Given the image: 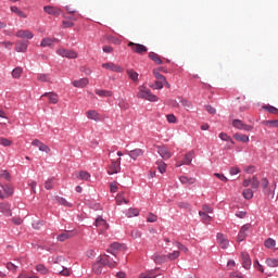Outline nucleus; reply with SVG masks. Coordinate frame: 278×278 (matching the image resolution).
I'll list each match as a JSON object with an SVG mask.
<instances>
[{
    "label": "nucleus",
    "instance_id": "nucleus-3",
    "mask_svg": "<svg viewBox=\"0 0 278 278\" xmlns=\"http://www.w3.org/2000/svg\"><path fill=\"white\" fill-rule=\"evenodd\" d=\"M94 227H99L100 228V231L102 233H104V231H108L110 229V224H108V220H105L103 218V216L99 215L94 223H93Z\"/></svg>",
    "mask_w": 278,
    "mask_h": 278
},
{
    "label": "nucleus",
    "instance_id": "nucleus-14",
    "mask_svg": "<svg viewBox=\"0 0 278 278\" xmlns=\"http://www.w3.org/2000/svg\"><path fill=\"white\" fill-rule=\"evenodd\" d=\"M251 229V225L247 224L243 225L238 233L237 242H243V240L247 238V231Z\"/></svg>",
    "mask_w": 278,
    "mask_h": 278
},
{
    "label": "nucleus",
    "instance_id": "nucleus-11",
    "mask_svg": "<svg viewBox=\"0 0 278 278\" xmlns=\"http://www.w3.org/2000/svg\"><path fill=\"white\" fill-rule=\"evenodd\" d=\"M157 153L161 155L163 160H170V157H173V153H170L168 148L164 146L157 147Z\"/></svg>",
    "mask_w": 278,
    "mask_h": 278
},
{
    "label": "nucleus",
    "instance_id": "nucleus-52",
    "mask_svg": "<svg viewBox=\"0 0 278 278\" xmlns=\"http://www.w3.org/2000/svg\"><path fill=\"white\" fill-rule=\"evenodd\" d=\"M219 138L220 140H224L225 142H231V144H233V140H231V137L225 132H220L219 134Z\"/></svg>",
    "mask_w": 278,
    "mask_h": 278
},
{
    "label": "nucleus",
    "instance_id": "nucleus-57",
    "mask_svg": "<svg viewBox=\"0 0 278 278\" xmlns=\"http://www.w3.org/2000/svg\"><path fill=\"white\" fill-rule=\"evenodd\" d=\"M260 184L263 190H268V186L270 182L268 181V178H262Z\"/></svg>",
    "mask_w": 278,
    "mask_h": 278
},
{
    "label": "nucleus",
    "instance_id": "nucleus-33",
    "mask_svg": "<svg viewBox=\"0 0 278 278\" xmlns=\"http://www.w3.org/2000/svg\"><path fill=\"white\" fill-rule=\"evenodd\" d=\"M11 12H14L20 18H27L25 12L21 11L17 7H11Z\"/></svg>",
    "mask_w": 278,
    "mask_h": 278
},
{
    "label": "nucleus",
    "instance_id": "nucleus-26",
    "mask_svg": "<svg viewBox=\"0 0 278 278\" xmlns=\"http://www.w3.org/2000/svg\"><path fill=\"white\" fill-rule=\"evenodd\" d=\"M41 97H47L49 99V103H58L59 98L58 94L50 92V93H43Z\"/></svg>",
    "mask_w": 278,
    "mask_h": 278
},
{
    "label": "nucleus",
    "instance_id": "nucleus-21",
    "mask_svg": "<svg viewBox=\"0 0 278 278\" xmlns=\"http://www.w3.org/2000/svg\"><path fill=\"white\" fill-rule=\"evenodd\" d=\"M0 212H2L4 216H12V210H10V204L5 202L0 203Z\"/></svg>",
    "mask_w": 278,
    "mask_h": 278
},
{
    "label": "nucleus",
    "instance_id": "nucleus-39",
    "mask_svg": "<svg viewBox=\"0 0 278 278\" xmlns=\"http://www.w3.org/2000/svg\"><path fill=\"white\" fill-rule=\"evenodd\" d=\"M276 244L277 242L273 238H268L264 242V247H266V249H273Z\"/></svg>",
    "mask_w": 278,
    "mask_h": 278
},
{
    "label": "nucleus",
    "instance_id": "nucleus-16",
    "mask_svg": "<svg viewBox=\"0 0 278 278\" xmlns=\"http://www.w3.org/2000/svg\"><path fill=\"white\" fill-rule=\"evenodd\" d=\"M179 181L185 186H192V184H195L197 178H193L192 176L188 175H181L179 176Z\"/></svg>",
    "mask_w": 278,
    "mask_h": 278
},
{
    "label": "nucleus",
    "instance_id": "nucleus-7",
    "mask_svg": "<svg viewBox=\"0 0 278 278\" xmlns=\"http://www.w3.org/2000/svg\"><path fill=\"white\" fill-rule=\"evenodd\" d=\"M232 127L236 129H242L243 131H253V126L242 123L240 119H235L232 122Z\"/></svg>",
    "mask_w": 278,
    "mask_h": 278
},
{
    "label": "nucleus",
    "instance_id": "nucleus-50",
    "mask_svg": "<svg viewBox=\"0 0 278 278\" xmlns=\"http://www.w3.org/2000/svg\"><path fill=\"white\" fill-rule=\"evenodd\" d=\"M263 110H266L269 114H278V109L273 105H265Z\"/></svg>",
    "mask_w": 278,
    "mask_h": 278
},
{
    "label": "nucleus",
    "instance_id": "nucleus-12",
    "mask_svg": "<svg viewBox=\"0 0 278 278\" xmlns=\"http://www.w3.org/2000/svg\"><path fill=\"white\" fill-rule=\"evenodd\" d=\"M242 267L245 270L251 269V256L247 252H241Z\"/></svg>",
    "mask_w": 278,
    "mask_h": 278
},
{
    "label": "nucleus",
    "instance_id": "nucleus-60",
    "mask_svg": "<svg viewBox=\"0 0 278 278\" xmlns=\"http://www.w3.org/2000/svg\"><path fill=\"white\" fill-rule=\"evenodd\" d=\"M37 79L39 81H50L49 75L47 74H38Z\"/></svg>",
    "mask_w": 278,
    "mask_h": 278
},
{
    "label": "nucleus",
    "instance_id": "nucleus-36",
    "mask_svg": "<svg viewBox=\"0 0 278 278\" xmlns=\"http://www.w3.org/2000/svg\"><path fill=\"white\" fill-rule=\"evenodd\" d=\"M129 79L134 80V81H138V72L134 71V70H127L126 71Z\"/></svg>",
    "mask_w": 278,
    "mask_h": 278
},
{
    "label": "nucleus",
    "instance_id": "nucleus-22",
    "mask_svg": "<svg viewBox=\"0 0 278 278\" xmlns=\"http://www.w3.org/2000/svg\"><path fill=\"white\" fill-rule=\"evenodd\" d=\"M86 116H87V118H89V121H96V122L101 121L99 112H97L94 110L87 111Z\"/></svg>",
    "mask_w": 278,
    "mask_h": 278
},
{
    "label": "nucleus",
    "instance_id": "nucleus-29",
    "mask_svg": "<svg viewBox=\"0 0 278 278\" xmlns=\"http://www.w3.org/2000/svg\"><path fill=\"white\" fill-rule=\"evenodd\" d=\"M121 247L122 245L118 242L111 243V245H110L111 250H108V252L111 253L112 255L116 256V251H118L121 249Z\"/></svg>",
    "mask_w": 278,
    "mask_h": 278
},
{
    "label": "nucleus",
    "instance_id": "nucleus-2",
    "mask_svg": "<svg viewBox=\"0 0 278 278\" xmlns=\"http://www.w3.org/2000/svg\"><path fill=\"white\" fill-rule=\"evenodd\" d=\"M128 47L131 49L132 53H138L139 55H144V53H147V51H149L147 46H144L142 43H136L132 41L128 42Z\"/></svg>",
    "mask_w": 278,
    "mask_h": 278
},
{
    "label": "nucleus",
    "instance_id": "nucleus-19",
    "mask_svg": "<svg viewBox=\"0 0 278 278\" xmlns=\"http://www.w3.org/2000/svg\"><path fill=\"white\" fill-rule=\"evenodd\" d=\"M15 36L17 38H27V40H31L34 38V34L29 30H18Z\"/></svg>",
    "mask_w": 278,
    "mask_h": 278
},
{
    "label": "nucleus",
    "instance_id": "nucleus-59",
    "mask_svg": "<svg viewBox=\"0 0 278 278\" xmlns=\"http://www.w3.org/2000/svg\"><path fill=\"white\" fill-rule=\"evenodd\" d=\"M147 223H157V215L153 213H149V216L147 218Z\"/></svg>",
    "mask_w": 278,
    "mask_h": 278
},
{
    "label": "nucleus",
    "instance_id": "nucleus-45",
    "mask_svg": "<svg viewBox=\"0 0 278 278\" xmlns=\"http://www.w3.org/2000/svg\"><path fill=\"white\" fill-rule=\"evenodd\" d=\"M55 201H58V203H59L60 205H64L65 207H71V203H68V202L66 201V199L61 198L60 195H56V197H55Z\"/></svg>",
    "mask_w": 278,
    "mask_h": 278
},
{
    "label": "nucleus",
    "instance_id": "nucleus-41",
    "mask_svg": "<svg viewBox=\"0 0 278 278\" xmlns=\"http://www.w3.org/2000/svg\"><path fill=\"white\" fill-rule=\"evenodd\" d=\"M56 275H61L63 277H70L71 276V269L62 266L61 270H56Z\"/></svg>",
    "mask_w": 278,
    "mask_h": 278
},
{
    "label": "nucleus",
    "instance_id": "nucleus-51",
    "mask_svg": "<svg viewBox=\"0 0 278 278\" xmlns=\"http://www.w3.org/2000/svg\"><path fill=\"white\" fill-rule=\"evenodd\" d=\"M179 254H180L179 251H174V252L169 253L168 255H166L167 262H168V260L170 262H173V260H177V257H179Z\"/></svg>",
    "mask_w": 278,
    "mask_h": 278
},
{
    "label": "nucleus",
    "instance_id": "nucleus-44",
    "mask_svg": "<svg viewBox=\"0 0 278 278\" xmlns=\"http://www.w3.org/2000/svg\"><path fill=\"white\" fill-rule=\"evenodd\" d=\"M87 205L90 207V210H94L96 212H98L99 210H103V206H101V204L97 202H89L87 203Z\"/></svg>",
    "mask_w": 278,
    "mask_h": 278
},
{
    "label": "nucleus",
    "instance_id": "nucleus-17",
    "mask_svg": "<svg viewBox=\"0 0 278 278\" xmlns=\"http://www.w3.org/2000/svg\"><path fill=\"white\" fill-rule=\"evenodd\" d=\"M128 155L131 160H138V157H142V155H144V150L137 148L135 150H130Z\"/></svg>",
    "mask_w": 278,
    "mask_h": 278
},
{
    "label": "nucleus",
    "instance_id": "nucleus-13",
    "mask_svg": "<svg viewBox=\"0 0 278 278\" xmlns=\"http://www.w3.org/2000/svg\"><path fill=\"white\" fill-rule=\"evenodd\" d=\"M216 238L220 249H227L229 247V239L223 232H218Z\"/></svg>",
    "mask_w": 278,
    "mask_h": 278
},
{
    "label": "nucleus",
    "instance_id": "nucleus-62",
    "mask_svg": "<svg viewBox=\"0 0 278 278\" xmlns=\"http://www.w3.org/2000/svg\"><path fill=\"white\" fill-rule=\"evenodd\" d=\"M254 268H256V270H260V273H264V266H262V264H260V261L257 260L254 261Z\"/></svg>",
    "mask_w": 278,
    "mask_h": 278
},
{
    "label": "nucleus",
    "instance_id": "nucleus-61",
    "mask_svg": "<svg viewBox=\"0 0 278 278\" xmlns=\"http://www.w3.org/2000/svg\"><path fill=\"white\" fill-rule=\"evenodd\" d=\"M76 179H78V181H90V175H78Z\"/></svg>",
    "mask_w": 278,
    "mask_h": 278
},
{
    "label": "nucleus",
    "instance_id": "nucleus-53",
    "mask_svg": "<svg viewBox=\"0 0 278 278\" xmlns=\"http://www.w3.org/2000/svg\"><path fill=\"white\" fill-rule=\"evenodd\" d=\"M181 105H184V108L187 110V111H190L192 110L193 105H192V102L188 101V100H181L180 101Z\"/></svg>",
    "mask_w": 278,
    "mask_h": 278
},
{
    "label": "nucleus",
    "instance_id": "nucleus-64",
    "mask_svg": "<svg viewBox=\"0 0 278 278\" xmlns=\"http://www.w3.org/2000/svg\"><path fill=\"white\" fill-rule=\"evenodd\" d=\"M17 278H38L36 275L20 274Z\"/></svg>",
    "mask_w": 278,
    "mask_h": 278
},
{
    "label": "nucleus",
    "instance_id": "nucleus-43",
    "mask_svg": "<svg viewBox=\"0 0 278 278\" xmlns=\"http://www.w3.org/2000/svg\"><path fill=\"white\" fill-rule=\"evenodd\" d=\"M266 264H267V266H269V268H277L278 260L277 258H267Z\"/></svg>",
    "mask_w": 278,
    "mask_h": 278
},
{
    "label": "nucleus",
    "instance_id": "nucleus-34",
    "mask_svg": "<svg viewBox=\"0 0 278 278\" xmlns=\"http://www.w3.org/2000/svg\"><path fill=\"white\" fill-rule=\"evenodd\" d=\"M21 75H23V68H21V67H15V68L12 71V78H13V79H21Z\"/></svg>",
    "mask_w": 278,
    "mask_h": 278
},
{
    "label": "nucleus",
    "instance_id": "nucleus-49",
    "mask_svg": "<svg viewBox=\"0 0 278 278\" xmlns=\"http://www.w3.org/2000/svg\"><path fill=\"white\" fill-rule=\"evenodd\" d=\"M263 125H265L266 127H278V119L264 121Z\"/></svg>",
    "mask_w": 278,
    "mask_h": 278
},
{
    "label": "nucleus",
    "instance_id": "nucleus-1",
    "mask_svg": "<svg viewBox=\"0 0 278 278\" xmlns=\"http://www.w3.org/2000/svg\"><path fill=\"white\" fill-rule=\"evenodd\" d=\"M137 98L144 99L146 101H151L152 103L160 101V98L153 94L151 90L147 89V87H139Z\"/></svg>",
    "mask_w": 278,
    "mask_h": 278
},
{
    "label": "nucleus",
    "instance_id": "nucleus-54",
    "mask_svg": "<svg viewBox=\"0 0 278 278\" xmlns=\"http://www.w3.org/2000/svg\"><path fill=\"white\" fill-rule=\"evenodd\" d=\"M153 75L157 80L165 81L166 79V77L162 75L157 70H153Z\"/></svg>",
    "mask_w": 278,
    "mask_h": 278
},
{
    "label": "nucleus",
    "instance_id": "nucleus-5",
    "mask_svg": "<svg viewBox=\"0 0 278 278\" xmlns=\"http://www.w3.org/2000/svg\"><path fill=\"white\" fill-rule=\"evenodd\" d=\"M100 262H102L103 266H109V268H116L118 266V263L110 255L100 256Z\"/></svg>",
    "mask_w": 278,
    "mask_h": 278
},
{
    "label": "nucleus",
    "instance_id": "nucleus-56",
    "mask_svg": "<svg viewBox=\"0 0 278 278\" xmlns=\"http://www.w3.org/2000/svg\"><path fill=\"white\" fill-rule=\"evenodd\" d=\"M251 188H253V190H257V188H260V181L257 180V177H255V176L252 178Z\"/></svg>",
    "mask_w": 278,
    "mask_h": 278
},
{
    "label": "nucleus",
    "instance_id": "nucleus-28",
    "mask_svg": "<svg viewBox=\"0 0 278 278\" xmlns=\"http://www.w3.org/2000/svg\"><path fill=\"white\" fill-rule=\"evenodd\" d=\"M235 140L238 142H249V136L237 132L233 135Z\"/></svg>",
    "mask_w": 278,
    "mask_h": 278
},
{
    "label": "nucleus",
    "instance_id": "nucleus-42",
    "mask_svg": "<svg viewBox=\"0 0 278 278\" xmlns=\"http://www.w3.org/2000/svg\"><path fill=\"white\" fill-rule=\"evenodd\" d=\"M96 94H98V97H112V91L97 89Z\"/></svg>",
    "mask_w": 278,
    "mask_h": 278
},
{
    "label": "nucleus",
    "instance_id": "nucleus-8",
    "mask_svg": "<svg viewBox=\"0 0 278 278\" xmlns=\"http://www.w3.org/2000/svg\"><path fill=\"white\" fill-rule=\"evenodd\" d=\"M192 160H194V151H190L185 155L184 161H178L176 163V166L179 168V166H184V164L186 165H190L192 164Z\"/></svg>",
    "mask_w": 278,
    "mask_h": 278
},
{
    "label": "nucleus",
    "instance_id": "nucleus-20",
    "mask_svg": "<svg viewBox=\"0 0 278 278\" xmlns=\"http://www.w3.org/2000/svg\"><path fill=\"white\" fill-rule=\"evenodd\" d=\"M72 84L74 88H86L89 80L88 78H80L79 80H74Z\"/></svg>",
    "mask_w": 278,
    "mask_h": 278
},
{
    "label": "nucleus",
    "instance_id": "nucleus-31",
    "mask_svg": "<svg viewBox=\"0 0 278 278\" xmlns=\"http://www.w3.org/2000/svg\"><path fill=\"white\" fill-rule=\"evenodd\" d=\"M156 168L161 175H164V173H166V163H164V161L156 162Z\"/></svg>",
    "mask_w": 278,
    "mask_h": 278
},
{
    "label": "nucleus",
    "instance_id": "nucleus-58",
    "mask_svg": "<svg viewBox=\"0 0 278 278\" xmlns=\"http://www.w3.org/2000/svg\"><path fill=\"white\" fill-rule=\"evenodd\" d=\"M118 106L121 108V110H129V103L125 100H119Z\"/></svg>",
    "mask_w": 278,
    "mask_h": 278
},
{
    "label": "nucleus",
    "instance_id": "nucleus-15",
    "mask_svg": "<svg viewBox=\"0 0 278 278\" xmlns=\"http://www.w3.org/2000/svg\"><path fill=\"white\" fill-rule=\"evenodd\" d=\"M103 262H101V256L98 257V261L92 265V273L94 275H101L103 273Z\"/></svg>",
    "mask_w": 278,
    "mask_h": 278
},
{
    "label": "nucleus",
    "instance_id": "nucleus-55",
    "mask_svg": "<svg viewBox=\"0 0 278 278\" xmlns=\"http://www.w3.org/2000/svg\"><path fill=\"white\" fill-rule=\"evenodd\" d=\"M256 168L253 165L247 166L243 169V173H245L247 175H253V173H255Z\"/></svg>",
    "mask_w": 278,
    "mask_h": 278
},
{
    "label": "nucleus",
    "instance_id": "nucleus-38",
    "mask_svg": "<svg viewBox=\"0 0 278 278\" xmlns=\"http://www.w3.org/2000/svg\"><path fill=\"white\" fill-rule=\"evenodd\" d=\"M153 90H162L164 88V80H155L154 85H150Z\"/></svg>",
    "mask_w": 278,
    "mask_h": 278
},
{
    "label": "nucleus",
    "instance_id": "nucleus-9",
    "mask_svg": "<svg viewBox=\"0 0 278 278\" xmlns=\"http://www.w3.org/2000/svg\"><path fill=\"white\" fill-rule=\"evenodd\" d=\"M117 173H121V159L113 161L109 166V175H117Z\"/></svg>",
    "mask_w": 278,
    "mask_h": 278
},
{
    "label": "nucleus",
    "instance_id": "nucleus-23",
    "mask_svg": "<svg viewBox=\"0 0 278 278\" xmlns=\"http://www.w3.org/2000/svg\"><path fill=\"white\" fill-rule=\"evenodd\" d=\"M153 261L155 262V264H166V262H168V256L154 254Z\"/></svg>",
    "mask_w": 278,
    "mask_h": 278
},
{
    "label": "nucleus",
    "instance_id": "nucleus-18",
    "mask_svg": "<svg viewBox=\"0 0 278 278\" xmlns=\"http://www.w3.org/2000/svg\"><path fill=\"white\" fill-rule=\"evenodd\" d=\"M28 45L29 41H18L16 42L15 51H17V53H25V51H27Z\"/></svg>",
    "mask_w": 278,
    "mask_h": 278
},
{
    "label": "nucleus",
    "instance_id": "nucleus-48",
    "mask_svg": "<svg viewBox=\"0 0 278 278\" xmlns=\"http://www.w3.org/2000/svg\"><path fill=\"white\" fill-rule=\"evenodd\" d=\"M199 216L202 218V220H204V223H210L212 220V217H210V215L203 211L199 212Z\"/></svg>",
    "mask_w": 278,
    "mask_h": 278
},
{
    "label": "nucleus",
    "instance_id": "nucleus-25",
    "mask_svg": "<svg viewBox=\"0 0 278 278\" xmlns=\"http://www.w3.org/2000/svg\"><path fill=\"white\" fill-rule=\"evenodd\" d=\"M148 58H150V60H152V62H155V64H164V62L162 61V58H160V54H157L155 52H150L148 54Z\"/></svg>",
    "mask_w": 278,
    "mask_h": 278
},
{
    "label": "nucleus",
    "instance_id": "nucleus-10",
    "mask_svg": "<svg viewBox=\"0 0 278 278\" xmlns=\"http://www.w3.org/2000/svg\"><path fill=\"white\" fill-rule=\"evenodd\" d=\"M43 12H46V14H50V16H60V14H62V10L60 8L52 5L43 7Z\"/></svg>",
    "mask_w": 278,
    "mask_h": 278
},
{
    "label": "nucleus",
    "instance_id": "nucleus-35",
    "mask_svg": "<svg viewBox=\"0 0 278 278\" xmlns=\"http://www.w3.org/2000/svg\"><path fill=\"white\" fill-rule=\"evenodd\" d=\"M242 195L247 201H251L253 199V189H244Z\"/></svg>",
    "mask_w": 278,
    "mask_h": 278
},
{
    "label": "nucleus",
    "instance_id": "nucleus-30",
    "mask_svg": "<svg viewBox=\"0 0 278 278\" xmlns=\"http://www.w3.org/2000/svg\"><path fill=\"white\" fill-rule=\"evenodd\" d=\"M156 269H152L146 273L140 274V278H155L157 277V273H155Z\"/></svg>",
    "mask_w": 278,
    "mask_h": 278
},
{
    "label": "nucleus",
    "instance_id": "nucleus-37",
    "mask_svg": "<svg viewBox=\"0 0 278 278\" xmlns=\"http://www.w3.org/2000/svg\"><path fill=\"white\" fill-rule=\"evenodd\" d=\"M2 190L5 197H11V194H14V189L8 185L2 186Z\"/></svg>",
    "mask_w": 278,
    "mask_h": 278
},
{
    "label": "nucleus",
    "instance_id": "nucleus-27",
    "mask_svg": "<svg viewBox=\"0 0 278 278\" xmlns=\"http://www.w3.org/2000/svg\"><path fill=\"white\" fill-rule=\"evenodd\" d=\"M70 238H73V235H71V231H66V232L59 235L56 237V240H59V242H65Z\"/></svg>",
    "mask_w": 278,
    "mask_h": 278
},
{
    "label": "nucleus",
    "instance_id": "nucleus-4",
    "mask_svg": "<svg viewBox=\"0 0 278 278\" xmlns=\"http://www.w3.org/2000/svg\"><path fill=\"white\" fill-rule=\"evenodd\" d=\"M58 55H61V58H67L68 60H77V52L74 50H68L64 48H60L56 50Z\"/></svg>",
    "mask_w": 278,
    "mask_h": 278
},
{
    "label": "nucleus",
    "instance_id": "nucleus-24",
    "mask_svg": "<svg viewBox=\"0 0 278 278\" xmlns=\"http://www.w3.org/2000/svg\"><path fill=\"white\" fill-rule=\"evenodd\" d=\"M53 42H60V40L55 38H43L40 45L41 47H53Z\"/></svg>",
    "mask_w": 278,
    "mask_h": 278
},
{
    "label": "nucleus",
    "instance_id": "nucleus-63",
    "mask_svg": "<svg viewBox=\"0 0 278 278\" xmlns=\"http://www.w3.org/2000/svg\"><path fill=\"white\" fill-rule=\"evenodd\" d=\"M166 118H167V123H177V117L173 114H168Z\"/></svg>",
    "mask_w": 278,
    "mask_h": 278
},
{
    "label": "nucleus",
    "instance_id": "nucleus-40",
    "mask_svg": "<svg viewBox=\"0 0 278 278\" xmlns=\"http://www.w3.org/2000/svg\"><path fill=\"white\" fill-rule=\"evenodd\" d=\"M140 215V211H138V208H129L128 212L126 213V216L128 218H134V216H139Z\"/></svg>",
    "mask_w": 278,
    "mask_h": 278
},
{
    "label": "nucleus",
    "instance_id": "nucleus-46",
    "mask_svg": "<svg viewBox=\"0 0 278 278\" xmlns=\"http://www.w3.org/2000/svg\"><path fill=\"white\" fill-rule=\"evenodd\" d=\"M0 144L2 147H12L13 142L8 138L0 137Z\"/></svg>",
    "mask_w": 278,
    "mask_h": 278
},
{
    "label": "nucleus",
    "instance_id": "nucleus-6",
    "mask_svg": "<svg viewBox=\"0 0 278 278\" xmlns=\"http://www.w3.org/2000/svg\"><path fill=\"white\" fill-rule=\"evenodd\" d=\"M102 68H106V71H112L113 73H123L125 71L123 66L113 62L103 63Z\"/></svg>",
    "mask_w": 278,
    "mask_h": 278
},
{
    "label": "nucleus",
    "instance_id": "nucleus-47",
    "mask_svg": "<svg viewBox=\"0 0 278 278\" xmlns=\"http://www.w3.org/2000/svg\"><path fill=\"white\" fill-rule=\"evenodd\" d=\"M53 181H55V177H52L45 182L46 190H53Z\"/></svg>",
    "mask_w": 278,
    "mask_h": 278
},
{
    "label": "nucleus",
    "instance_id": "nucleus-32",
    "mask_svg": "<svg viewBox=\"0 0 278 278\" xmlns=\"http://www.w3.org/2000/svg\"><path fill=\"white\" fill-rule=\"evenodd\" d=\"M37 273H40V275H49V269L43 264L36 265Z\"/></svg>",
    "mask_w": 278,
    "mask_h": 278
}]
</instances>
